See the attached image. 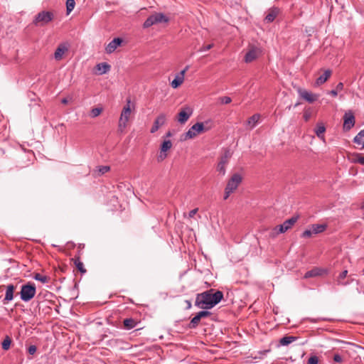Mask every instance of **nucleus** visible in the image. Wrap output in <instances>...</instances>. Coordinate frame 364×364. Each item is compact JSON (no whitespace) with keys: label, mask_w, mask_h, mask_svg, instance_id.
Wrapping results in <instances>:
<instances>
[{"label":"nucleus","mask_w":364,"mask_h":364,"mask_svg":"<svg viewBox=\"0 0 364 364\" xmlns=\"http://www.w3.org/2000/svg\"><path fill=\"white\" fill-rule=\"evenodd\" d=\"M131 103L132 101L129 98L127 99V105L123 107L120 118L119 120V129L122 131L126 127L129 121L131 114Z\"/></svg>","instance_id":"nucleus-7"},{"label":"nucleus","mask_w":364,"mask_h":364,"mask_svg":"<svg viewBox=\"0 0 364 364\" xmlns=\"http://www.w3.org/2000/svg\"><path fill=\"white\" fill-rule=\"evenodd\" d=\"M314 235L311 228L305 230L302 234L301 237H311Z\"/></svg>","instance_id":"nucleus-36"},{"label":"nucleus","mask_w":364,"mask_h":364,"mask_svg":"<svg viewBox=\"0 0 364 364\" xmlns=\"http://www.w3.org/2000/svg\"><path fill=\"white\" fill-rule=\"evenodd\" d=\"M347 274H348V270H346V269L343 270V272H341L340 273V274H339V276H338V280H337V284H338V285H343V286H346V285L348 284V282H341L340 281L341 279H343L346 278V276H347Z\"/></svg>","instance_id":"nucleus-31"},{"label":"nucleus","mask_w":364,"mask_h":364,"mask_svg":"<svg viewBox=\"0 0 364 364\" xmlns=\"http://www.w3.org/2000/svg\"><path fill=\"white\" fill-rule=\"evenodd\" d=\"M358 134L359 135V137H364V129L361 130Z\"/></svg>","instance_id":"nucleus-50"},{"label":"nucleus","mask_w":364,"mask_h":364,"mask_svg":"<svg viewBox=\"0 0 364 364\" xmlns=\"http://www.w3.org/2000/svg\"><path fill=\"white\" fill-rule=\"evenodd\" d=\"M167 157V154L166 152H161L160 154L157 156V161H162Z\"/></svg>","instance_id":"nucleus-43"},{"label":"nucleus","mask_w":364,"mask_h":364,"mask_svg":"<svg viewBox=\"0 0 364 364\" xmlns=\"http://www.w3.org/2000/svg\"><path fill=\"white\" fill-rule=\"evenodd\" d=\"M200 320V317H198V315L196 314L191 320V322L188 324V328H191V329L196 328L198 326Z\"/></svg>","instance_id":"nucleus-28"},{"label":"nucleus","mask_w":364,"mask_h":364,"mask_svg":"<svg viewBox=\"0 0 364 364\" xmlns=\"http://www.w3.org/2000/svg\"><path fill=\"white\" fill-rule=\"evenodd\" d=\"M262 50L260 47L250 45L249 46L248 51L245 55V62L249 63L254 61L262 54Z\"/></svg>","instance_id":"nucleus-10"},{"label":"nucleus","mask_w":364,"mask_h":364,"mask_svg":"<svg viewBox=\"0 0 364 364\" xmlns=\"http://www.w3.org/2000/svg\"><path fill=\"white\" fill-rule=\"evenodd\" d=\"M296 340V338L294 336H284L279 340V343L281 346H285L289 345Z\"/></svg>","instance_id":"nucleus-25"},{"label":"nucleus","mask_w":364,"mask_h":364,"mask_svg":"<svg viewBox=\"0 0 364 364\" xmlns=\"http://www.w3.org/2000/svg\"><path fill=\"white\" fill-rule=\"evenodd\" d=\"M299 94L301 97L304 99L306 101H307L309 103H312L315 102L318 97V95L316 94H313L309 91H307L306 90H299Z\"/></svg>","instance_id":"nucleus-16"},{"label":"nucleus","mask_w":364,"mask_h":364,"mask_svg":"<svg viewBox=\"0 0 364 364\" xmlns=\"http://www.w3.org/2000/svg\"><path fill=\"white\" fill-rule=\"evenodd\" d=\"M187 303V308L190 309L191 307V303L189 301H186Z\"/></svg>","instance_id":"nucleus-52"},{"label":"nucleus","mask_w":364,"mask_h":364,"mask_svg":"<svg viewBox=\"0 0 364 364\" xmlns=\"http://www.w3.org/2000/svg\"><path fill=\"white\" fill-rule=\"evenodd\" d=\"M75 0H67L66 1V12L69 14L75 8Z\"/></svg>","instance_id":"nucleus-32"},{"label":"nucleus","mask_w":364,"mask_h":364,"mask_svg":"<svg viewBox=\"0 0 364 364\" xmlns=\"http://www.w3.org/2000/svg\"><path fill=\"white\" fill-rule=\"evenodd\" d=\"M304 118H305V120H306V121H307V120H308V119H309V116H308V115H305V116H304Z\"/></svg>","instance_id":"nucleus-55"},{"label":"nucleus","mask_w":364,"mask_h":364,"mask_svg":"<svg viewBox=\"0 0 364 364\" xmlns=\"http://www.w3.org/2000/svg\"><path fill=\"white\" fill-rule=\"evenodd\" d=\"M36 346H30L28 349V352L29 354L33 355L36 352Z\"/></svg>","instance_id":"nucleus-46"},{"label":"nucleus","mask_w":364,"mask_h":364,"mask_svg":"<svg viewBox=\"0 0 364 364\" xmlns=\"http://www.w3.org/2000/svg\"><path fill=\"white\" fill-rule=\"evenodd\" d=\"M75 264L76 267L77 268V269L81 273L84 274L86 272V269L84 268L83 263L79 259H75Z\"/></svg>","instance_id":"nucleus-34"},{"label":"nucleus","mask_w":364,"mask_h":364,"mask_svg":"<svg viewBox=\"0 0 364 364\" xmlns=\"http://www.w3.org/2000/svg\"><path fill=\"white\" fill-rule=\"evenodd\" d=\"M314 235L319 234L324 232L327 228L326 224H313L311 226Z\"/></svg>","instance_id":"nucleus-22"},{"label":"nucleus","mask_w":364,"mask_h":364,"mask_svg":"<svg viewBox=\"0 0 364 364\" xmlns=\"http://www.w3.org/2000/svg\"><path fill=\"white\" fill-rule=\"evenodd\" d=\"M353 141L357 144H362L363 145V141H362V137H359V135L357 134L355 137H354V139H353Z\"/></svg>","instance_id":"nucleus-45"},{"label":"nucleus","mask_w":364,"mask_h":364,"mask_svg":"<svg viewBox=\"0 0 364 364\" xmlns=\"http://www.w3.org/2000/svg\"><path fill=\"white\" fill-rule=\"evenodd\" d=\"M326 131V127L323 123H318L316 125V129L315 130V133L316 136L320 139L324 141V135L323 133Z\"/></svg>","instance_id":"nucleus-23"},{"label":"nucleus","mask_w":364,"mask_h":364,"mask_svg":"<svg viewBox=\"0 0 364 364\" xmlns=\"http://www.w3.org/2000/svg\"><path fill=\"white\" fill-rule=\"evenodd\" d=\"M331 75V70H325V72L323 73V74H322L321 76H319L316 80V85H322L323 84L324 82H326L327 81V80L330 77Z\"/></svg>","instance_id":"nucleus-21"},{"label":"nucleus","mask_w":364,"mask_h":364,"mask_svg":"<svg viewBox=\"0 0 364 364\" xmlns=\"http://www.w3.org/2000/svg\"><path fill=\"white\" fill-rule=\"evenodd\" d=\"M171 135H172V134H171V132H168L166 134V137H170V136H171Z\"/></svg>","instance_id":"nucleus-54"},{"label":"nucleus","mask_w":364,"mask_h":364,"mask_svg":"<svg viewBox=\"0 0 364 364\" xmlns=\"http://www.w3.org/2000/svg\"><path fill=\"white\" fill-rule=\"evenodd\" d=\"M232 157V152L230 149H225L224 153L220 156L219 162L216 167V171L221 176H225L226 173V165L229 163L230 159Z\"/></svg>","instance_id":"nucleus-8"},{"label":"nucleus","mask_w":364,"mask_h":364,"mask_svg":"<svg viewBox=\"0 0 364 364\" xmlns=\"http://www.w3.org/2000/svg\"><path fill=\"white\" fill-rule=\"evenodd\" d=\"M123 323L127 330L132 329L136 326V322L133 318H126L124 320Z\"/></svg>","instance_id":"nucleus-26"},{"label":"nucleus","mask_w":364,"mask_h":364,"mask_svg":"<svg viewBox=\"0 0 364 364\" xmlns=\"http://www.w3.org/2000/svg\"><path fill=\"white\" fill-rule=\"evenodd\" d=\"M61 102L63 103V104H67L68 103V100L65 99V98H63L62 100H61Z\"/></svg>","instance_id":"nucleus-53"},{"label":"nucleus","mask_w":364,"mask_h":364,"mask_svg":"<svg viewBox=\"0 0 364 364\" xmlns=\"http://www.w3.org/2000/svg\"><path fill=\"white\" fill-rule=\"evenodd\" d=\"M362 149H364V142L363 143Z\"/></svg>","instance_id":"nucleus-56"},{"label":"nucleus","mask_w":364,"mask_h":364,"mask_svg":"<svg viewBox=\"0 0 364 364\" xmlns=\"http://www.w3.org/2000/svg\"><path fill=\"white\" fill-rule=\"evenodd\" d=\"M54 15L53 12L49 11H42L35 16L33 21V24L37 27L43 26L52 21Z\"/></svg>","instance_id":"nucleus-5"},{"label":"nucleus","mask_w":364,"mask_h":364,"mask_svg":"<svg viewBox=\"0 0 364 364\" xmlns=\"http://www.w3.org/2000/svg\"><path fill=\"white\" fill-rule=\"evenodd\" d=\"M259 119L260 115L259 114H255L248 119L247 124L250 126L251 129H253L258 124Z\"/></svg>","instance_id":"nucleus-24"},{"label":"nucleus","mask_w":364,"mask_h":364,"mask_svg":"<svg viewBox=\"0 0 364 364\" xmlns=\"http://www.w3.org/2000/svg\"><path fill=\"white\" fill-rule=\"evenodd\" d=\"M223 299V293L220 290L210 289L196 295L195 305L203 309H210Z\"/></svg>","instance_id":"nucleus-1"},{"label":"nucleus","mask_w":364,"mask_h":364,"mask_svg":"<svg viewBox=\"0 0 364 364\" xmlns=\"http://www.w3.org/2000/svg\"><path fill=\"white\" fill-rule=\"evenodd\" d=\"M110 65L107 63H98L95 68L99 75H103L107 73L110 70Z\"/></svg>","instance_id":"nucleus-20"},{"label":"nucleus","mask_w":364,"mask_h":364,"mask_svg":"<svg viewBox=\"0 0 364 364\" xmlns=\"http://www.w3.org/2000/svg\"><path fill=\"white\" fill-rule=\"evenodd\" d=\"M242 180V176L239 173H234L231 176L225 188L224 200H227L230 195L237 188Z\"/></svg>","instance_id":"nucleus-3"},{"label":"nucleus","mask_w":364,"mask_h":364,"mask_svg":"<svg viewBox=\"0 0 364 364\" xmlns=\"http://www.w3.org/2000/svg\"><path fill=\"white\" fill-rule=\"evenodd\" d=\"M213 44L211 43V44H208V45H206V46H202L200 49H199V52L200 53H203V52H205L210 49H211L213 47Z\"/></svg>","instance_id":"nucleus-39"},{"label":"nucleus","mask_w":364,"mask_h":364,"mask_svg":"<svg viewBox=\"0 0 364 364\" xmlns=\"http://www.w3.org/2000/svg\"><path fill=\"white\" fill-rule=\"evenodd\" d=\"M197 212H198V208L191 210L188 213L189 217L193 218L196 214Z\"/></svg>","instance_id":"nucleus-47"},{"label":"nucleus","mask_w":364,"mask_h":364,"mask_svg":"<svg viewBox=\"0 0 364 364\" xmlns=\"http://www.w3.org/2000/svg\"><path fill=\"white\" fill-rule=\"evenodd\" d=\"M172 146V143L170 140H164L162 144H161V152H166L168 150H169Z\"/></svg>","instance_id":"nucleus-27"},{"label":"nucleus","mask_w":364,"mask_h":364,"mask_svg":"<svg viewBox=\"0 0 364 364\" xmlns=\"http://www.w3.org/2000/svg\"><path fill=\"white\" fill-rule=\"evenodd\" d=\"M329 94L333 97H336L338 95V91L336 90H332L329 92Z\"/></svg>","instance_id":"nucleus-49"},{"label":"nucleus","mask_w":364,"mask_h":364,"mask_svg":"<svg viewBox=\"0 0 364 364\" xmlns=\"http://www.w3.org/2000/svg\"><path fill=\"white\" fill-rule=\"evenodd\" d=\"M269 350H264V351H260V352H259V353H260V354H262V355H266L267 353H269Z\"/></svg>","instance_id":"nucleus-51"},{"label":"nucleus","mask_w":364,"mask_h":364,"mask_svg":"<svg viewBox=\"0 0 364 364\" xmlns=\"http://www.w3.org/2000/svg\"><path fill=\"white\" fill-rule=\"evenodd\" d=\"M15 287L14 284H9L6 287L5 297L3 300V303L4 304L8 302L12 301L14 299V293Z\"/></svg>","instance_id":"nucleus-19"},{"label":"nucleus","mask_w":364,"mask_h":364,"mask_svg":"<svg viewBox=\"0 0 364 364\" xmlns=\"http://www.w3.org/2000/svg\"><path fill=\"white\" fill-rule=\"evenodd\" d=\"M333 360L336 363H342L343 362L342 356L341 355H339V354H335L333 355Z\"/></svg>","instance_id":"nucleus-44"},{"label":"nucleus","mask_w":364,"mask_h":364,"mask_svg":"<svg viewBox=\"0 0 364 364\" xmlns=\"http://www.w3.org/2000/svg\"><path fill=\"white\" fill-rule=\"evenodd\" d=\"M355 117L351 111L346 112L343 116V125L344 131H349L355 125Z\"/></svg>","instance_id":"nucleus-12"},{"label":"nucleus","mask_w":364,"mask_h":364,"mask_svg":"<svg viewBox=\"0 0 364 364\" xmlns=\"http://www.w3.org/2000/svg\"><path fill=\"white\" fill-rule=\"evenodd\" d=\"M355 163L360 164L364 166V156L360 154L358 155L356 159L354 160Z\"/></svg>","instance_id":"nucleus-42"},{"label":"nucleus","mask_w":364,"mask_h":364,"mask_svg":"<svg viewBox=\"0 0 364 364\" xmlns=\"http://www.w3.org/2000/svg\"><path fill=\"white\" fill-rule=\"evenodd\" d=\"M212 120L208 119L205 122H197L194 124L185 134V139H193L198 134L207 131L211 128Z\"/></svg>","instance_id":"nucleus-2"},{"label":"nucleus","mask_w":364,"mask_h":364,"mask_svg":"<svg viewBox=\"0 0 364 364\" xmlns=\"http://www.w3.org/2000/svg\"><path fill=\"white\" fill-rule=\"evenodd\" d=\"M110 169L109 166H101L99 167V172L102 174H104L105 173H107V171H109Z\"/></svg>","instance_id":"nucleus-41"},{"label":"nucleus","mask_w":364,"mask_h":364,"mask_svg":"<svg viewBox=\"0 0 364 364\" xmlns=\"http://www.w3.org/2000/svg\"><path fill=\"white\" fill-rule=\"evenodd\" d=\"M326 273H327V269H326L314 267L312 269L307 271L305 273L304 278L308 279L310 277H315L323 275V274H326Z\"/></svg>","instance_id":"nucleus-17"},{"label":"nucleus","mask_w":364,"mask_h":364,"mask_svg":"<svg viewBox=\"0 0 364 364\" xmlns=\"http://www.w3.org/2000/svg\"><path fill=\"white\" fill-rule=\"evenodd\" d=\"M33 279L35 280H37V281H39L43 284L45 283H47L49 280L48 277L47 276H45V275H42L39 273H37L34 276H33Z\"/></svg>","instance_id":"nucleus-33"},{"label":"nucleus","mask_w":364,"mask_h":364,"mask_svg":"<svg viewBox=\"0 0 364 364\" xmlns=\"http://www.w3.org/2000/svg\"><path fill=\"white\" fill-rule=\"evenodd\" d=\"M343 89V82H339L337 84L336 90L338 92Z\"/></svg>","instance_id":"nucleus-48"},{"label":"nucleus","mask_w":364,"mask_h":364,"mask_svg":"<svg viewBox=\"0 0 364 364\" xmlns=\"http://www.w3.org/2000/svg\"><path fill=\"white\" fill-rule=\"evenodd\" d=\"M122 43V39L120 38H114L110 41L105 48V51L108 54H111Z\"/></svg>","instance_id":"nucleus-15"},{"label":"nucleus","mask_w":364,"mask_h":364,"mask_svg":"<svg viewBox=\"0 0 364 364\" xmlns=\"http://www.w3.org/2000/svg\"><path fill=\"white\" fill-rule=\"evenodd\" d=\"M277 15V12L276 11L272 10L264 18V21L267 23L272 22Z\"/></svg>","instance_id":"nucleus-29"},{"label":"nucleus","mask_w":364,"mask_h":364,"mask_svg":"<svg viewBox=\"0 0 364 364\" xmlns=\"http://www.w3.org/2000/svg\"><path fill=\"white\" fill-rule=\"evenodd\" d=\"M220 102L222 104H225V105L229 104L232 101L231 98L230 97H228V96H225V97H220Z\"/></svg>","instance_id":"nucleus-40"},{"label":"nucleus","mask_w":364,"mask_h":364,"mask_svg":"<svg viewBox=\"0 0 364 364\" xmlns=\"http://www.w3.org/2000/svg\"><path fill=\"white\" fill-rule=\"evenodd\" d=\"M318 358L316 355H311L307 362V364H318Z\"/></svg>","instance_id":"nucleus-38"},{"label":"nucleus","mask_w":364,"mask_h":364,"mask_svg":"<svg viewBox=\"0 0 364 364\" xmlns=\"http://www.w3.org/2000/svg\"><path fill=\"white\" fill-rule=\"evenodd\" d=\"M168 21V18L163 13H154L146 19L143 23V28H147L156 23H167Z\"/></svg>","instance_id":"nucleus-6"},{"label":"nucleus","mask_w":364,"mask_h":364,"mask_svg":"<svg viewBox=\"0 0 364 364\" xmlns=\"http://www.w3.org/2000/svg\"><path fill=\"white\" fill-rule=\"evenodd\" d=\"M68 50V46L65 43H60L54 53V58L55 60H60L63 55Z\"/></svg>","instance_id":"nucleus-18"},{"label":"nucleus","mask_w":364,"mask_h":364,"mask_svg":"<svg viewBox=\"0 0 364 364\" xmlns=\"http://www.w3.org/2000/svg\"><path fill=\"white\" fill-rule=\"evenodd\" d=\"M210 314H211V313L206 310L200 311L197 314L198 316L200 317V319L202 318L207 317V316H210Z\"/></svg>","instance_id":"nucleus-37"},{"label":"nucleus","mask_w":364,"mask_h":364,"mask_svg":"<svg viewBox=\"0 0 364 364\" xmlns=\"http://www.w3.org/2000/svg\"><path fill=\"white\" fill-rule=\"evenodd\" d=\"M188 69L189 66L187 65L176 75L175 78L171 82V85L173 88L176 89L183 82L185 73Z\"/></svg>","instance_id":"nucleus-13"},{"label":"nucleus","mask_w":364,"mask_h":364,"mask_svg":"<svg viewBox=\"0 0 364 364\" xmlns=\"http://www.w3.org/2000/svg\"><path fill=\"white\" fill-rule=\"evenodd\" d=\"M166 120V117L165 114H160L156 119H155L152 127L151 128V133H155L158 129L163 126Z\"/></svg>","instance_id":"nucleus-14"},{"label":"nucleus","mask_w":364,"mask_h":364,"mask_svg":"<svg viewBox=\"0 0 364 364\" xmlns=\"http://www.w3.org/2000/svg\"><path fill=\"white\" fill-rule=\"evenodd\" d=\"M297 220L298 216H293L291 218L286 220L282 224L277 225L274 228V233H275V235H278L285 232L294 225Z\"/></svg>","instance_id":"nucleus-9"},{"label":"nucleus","mask_w":364,"mask_h":364,"mask_svg":"<svg viewBox=\"0 0 364 364\" xmlns=\"http://www.w3.org/2000/svg\"><path fill=\"white\" fill-rule=\"evenodd\" d=\"M102 112V108H100V107L93 108L90 111V116L92 118L97 117V116H99L101 114Z\"/></svg>","instance_id":"nucleus-35"},{"label":"nucleus","mask_w":364,"mask_h":364,"mask_svg":"<svg viewBox=\"0 0 364 364\" xmlns=\"http://www.w3.org/2000/svg\"><path fill=\"white\" fill-rule=\"evenodd\" d=\"M11 343V339L9 336H6L1 343V347L4 350H7L9 349Z\"/></svg>","instance_id":"nucleus-30"},{"label":"nucleus","mask_w":364,"mask_h":364,"mask_svg":"<svg viewBox=\"0 0 364 364\" xmlns=\"http://www.w3.org/2000/svg\"><path fill=\"white\" fill-rule=\"evenodd\" d=\"M193 109L189 106L182 107L178 114V122L181 124H184L193 114Z\"/></svg>","instance_id":"nucleus-11"},{"label":"nucleus","mask_w":364,"mask_h":364,"mask_svg":"<svg viewBox=\"0 0 364 364\" xmlns=\"http://www.w3.org/2000/svg\"><path fill=\"white\" fill-rule=\"evenodd\" d=\"M36 287L33 283H27L21 286L20 298L24 302L30 301L36 295Z\"/></svg>","instance_id":"nucleus-4"}]
</instances>
